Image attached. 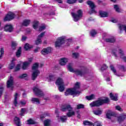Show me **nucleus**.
<instances>
[{"label": "nucleus", "instance_id": "63", "mask_svg": "<svg viewBox=\"0 0 126 126\" xmlns=\"http://www.w3.org/2000/svg\"><path fill=\"white\" fill-rule=\"evenodd\" d=\"M110 80H111V78H107L106 79V81H110Z\"/></svg>", "mask_w": 126, "mask_h": 126}, {"label": "nucleus", "instance_id": "41", "mask_svg": "<svg viewBox=\"0 0 126 126\" xmlns=\"http://www.w3.org/2000/svg\"><path fill=\"white\" fill-rule=\"evenodd\" d=\"M83 124L85 125V126H93V123L88 121H84Z\"/></svg>", "mask_w": 126, "mask_h": 126}, {"label": "nucleus", "instance_id": "36", "mask_svg": "<svg viewBox=\"0 0 126 126\" xmlns=\"http://www.w3.org/2000/svg\"><path fill=\"white\" fill-rule=\"evenodd\" d=\"M31 48H33V46L31 45L28 43H26L25 45V49L26 50V51L31 49Z\"/></svg>", "mask_w": 126, "mask_h": 126}, {"label": "nucleus", "instance_id": "56", "mask_svg": "<svg viewBox=\"0 0 126 126\" xmlns=\"http://www.w3.org/2000/svg\"><path fill=\"white\" fill-rule=\"evenodd\" d=\"M3 90V87H0V96H1V94H2V91Z\"/></svg>", "mask_w": 126, "mask_h": 126}, {"label": "nucleus", "instance_id": "61", "mask_svg": "<svg viewBox=\"0 0 126 126\" xmlns=\"http://www.w3.org/2000/svg\"><path fill=\"white\" fill-rule=\"evenodd\" d=\"M46 116H49V114H44V116H41V119H43V118H45V117H46Z\"/></svg>", "mask_w": 126, "mask_h": 126}, {"label": "nucleus", "instance_id": "27", "mask_svg": "<svg viewBox=\"0 0 126 126\" xmlns=\"http://www.w3.org/2000/svg\"><path fill=\"white\" fill-rule=\"evenodd\" d=\"M14 122L17 126H21V124H20V119H19L18 117H15Z\"/></svg>", "mask_w": 126, "mask_h": 126}, {"label": "nucleus", "instance_id": "40", "mask_svg": "<svg viewBox=\"0 0 126 126\" xmlns=\"http://www.w3.org/2000/svg\"><path fill=\"white\" fill-rule=\"evenodd\" d=\"M16 46H17V42L16 41L12 42L11 47L13 50H15Z\"/></svg>", "mask_w": 126, "mask_h": 126}, {"label": "nucleus", "instance_id": "43", "mask_svg": "<svg viewBox=\"0 0 126 126\" xmlns=\"http://www.w3.org/2000/svg\"><path fill=\"white\" fill-rule=\"evenodd\" d=\"M46 29V25L42 24L41 26L39 27L38 31H43Z\"/></svg>", "mask_w": 126, "mask_h": 126}, {"label": "nucleus", "instance_id": "55", "mask_svg": "<svg viewBox=\"0 0 126 126\" xmlns=\"http://www.w3.org/2000/svg\"><path fill=\"white\" fill-rule=\"evenodd\" d=\"M120 68L121 70H123V71H125L126 70V67H125L124 65L120 66Z\"/></svg>", "mask_w": 126, "mask_h": 126}, {"label": "nucleus", "instance_id": "24", "mask_svg": "<svg viewBox=\"0 0 126 126\" xmlns=\"http://www.w3.org/2000/svg\"><path fill=\"white\" fill-rule=\"evenodd\" d=\"M110 97L111 100L113 101H117L118 100V94H113V93H111L110 94Z\"/></svg>", "mask_w": 126, "mask_h": 126}, {"label": "nucleus", "instance_id": "10", "mask_svg": "<svg viewBox=\"0 0 126 126\" xmlns=\"http://www.w3.org/2000/svg\"><path fill=\"white\" fill-rule=\"evenodd\" d=\"M33 90L34 94H35L36 96H38V97H43V96H44V93L38 87H34Z\"/></svg>", "mask_w": 126, "mask_h": 126}, {"label": "nucleus", "instance_id": "19", "mask_svg": "<svg viewBox=\"0 0 126 126\" xmlns=\"http://www.w3.org/2000/svg\"><path fill=\"white\" fill-rule=\"evenodd\" d=\"M119 55L121 59H122L123 61H124L125 62H126V57L125 56V54L124 53V51H123V50L119 49Z\"/></svg>", "mask_w": 126, "mask_h": 126}, {"label": "nucleus", "instance_id": "6", "mask_svg": "<svg viewBox=\"0 0 126 126\" xmlns=\"http://www.w3.org/2000/svg\"><path fill=\"white\" fill-rule=\"evenodd\" d=\"M18 97H19V94L18 93H16L14 95V104L15 106V107H18V106H20L21 107H22L23 106H25L26 105V103H27V100H21L19 103L17 102V100H18Z\"/></svg>", "mask_w": 126, "mask_h": 126}, {"label": "nucleus", "instance_id": "31", "mask_svg": "<svg viewBox=\"0 0 126 126\" xmlns=\"http://www.w3.org/2000/svg\"><path fill=\"white\" fill-rule=\"evenodd\" d=\"M99 15L100 17H107L108 16V13L102 11H99Z\"/></svg>", "mask_w": 126, "mask_h": 126}, {"label": "nucleus", "instance_id": "4", "mask_svg": "<svg viewBox=\"0 0 126 126\" xmlns=\"http://www.w3.org/2000/svg\"><path fill=\"white\" fill-rule=\"evenodd\" d=\"M109 98L105 97L104 99L99 98L97 100L92 102L90 104L91 107H100L103 104L108 103Z\"/></svg>", "mask_w": 126, "mask_h": 126}, {"label": "nucleus", "instance_id": "25", "mask_svg": "<svg viewBox=\"0 0 126 126\" xmlns=\"http://www.w3.org/2000/svg\"><path fill=\"white\" fill-rule=\"evenodd\" d=\"M93 113L96 116H100V115L102 114V110H101L100 109L93 110Z\"/></svg>", "mask_w": 126, "mask_h": 126}, {"label": "nucleus", "instance_id": "29", "mask_svg": "<svg viewBox=\"0 0 126 126\" xmlns=\"http://www.w3.org/2000/svg\"><path fill=\"white\" fill-rule=\"evenodd\" d=\"M106 116L107 119H111V117L114 116V113H113V112H112V111L108 110L107 113H106Z\"/></svg>", "mask_w": 126, "mask_h": 126}, {"label": "nucleus", "instance_id": "35", "mask_svg": "<svg viewBox=\"0 0 126 126\" xmlns=\"http://www.w3.org/2000/svg\"><path fill=\"white\" fill-rule=\"evenodd\" d=\"M29 24H30V20H25L23 22L24 26H28Z\"/></svg>", "mask_w": 126, "mask_h": 126}, {"label": "nucleus", "instance_id": "54", "mask_svg": "<svg viewBox=\"0 0 126 126\" xmlns=\"http://www.w3.org/2000/svg\"><path fill=\"white\" fill-rule=\"evenodd\" d=\"M82 108H84V105L80 104L77 105V109H82Z\"/></svg>", "mask_w": 126, "mask_h": 126}, {"label": "nucleus", "instance_id": "3", "mask_svg": "<svg viewBox=\"0 0 126 126\" xmlns=\"http://www.w3.org/2000/svg\"><path fill=\"white\" fill-rule=\"evenodd\" d=\"M61 111H62V112H66L68 111V112L66 114L68 118H71L72 116L75 115V112L73 111V108H72L70 105L65 104L62 105Z\"/></svg>", "mask_w": 126, "mask_h": 126}, {"label": "nucleus", "instance_id": "20", "mask_svg": "<svg viewBox=\"0 0 126 126\" xmlns=\"http://www.w3.org/2000/svg\"><path fill=\"white\" fill-rule=\"evenodd\" d=\"M68 62L67 58H63L60 59V63L61 65H64Z\"/></svg>", "mask_w": 126, "mask_h": 126}, {"label": "nucleus", "instance_id": "26", "mask_svg": "<svg viewBox=\"0 0 126 126\" xmlns=\"http://www.w3.org/2000/svg\"><path fill=\"white\" fill-rule=\"evenodd\" d=\"M105 42H107L108 43H115V42H116V38L114 37L106 38L105 39Z\"/></svg>", "mask_w": 126, "mask_h": 126}, {"label": "nucleus", "instance_id": "53", "mask_svg": "<svg viewBox=\"0 0 126 126\" xmlns=\"http://www.w3.org/2000/svg\"><path fill=\"white\" fill-rule=\"evenodd\" d=\"M112 54L113 56H114V57H118V54H117V50H114L112 51Z\"/></svg>", "mask_w": 126, "mask_h": 126}, {"label": "nucleus", "instance_id": "28", "mask_svg": "<svg viewBox=\"0 0 126 126\" xmlns=\"http://www.w3.org/2000/svg\"><path fill=\"white\" fill-rule=\"evenodd\" d=\"M32 102L33 104H36V105H39V104H40V100L37 98H32Z\"/></svg>", "mask_w": 126, "mask_h": 126}, {"label": "nucleus", "instance_id": "7", "mask_svg": "<svg viewBox=\"0 0 126 126\" xmlns=\"http://www.w3.org/2000/svg\"><path fill=\"white\" fill-rule=\"evenodd\" d=\"M38 66L39 64L38 63H34L32 66L33 72L32 76V80H35L37 78V76H38L39 73H40V71L38 70Z\"/></svg>", "mask_w": 126, "mask_h": 126}, {"label": "nucleus", "instance_id": "13", "mask_svg": "<svg viewBox=\"0 0 126 126\" xmlns=\"http://www.w3.org/2000/svg\"><path fill=\"white\" fill-rule=\"evenodd\" d=\"M14 84V82L13 81V77L11 76L9 78L7 82V87L8 88H13V84Z\"/></svg>", "mask_w": 126, "mask_h": 126}, {"label": "nucleus", "instance_id": "5", "mask_svg": "<svg viewBox=\"0 0 126 126\" xmlns=\"http://www.w3.org/2000/svg\"><path fill=\"white\" fill-rule=\"evenodd\" d=\"M72 63H70L68 64L67 68L68 70L70 71V72H74V73H76V74H77V75H80L81 76H83V75H84L85 73H86V70L84 69L82 71H80L78 69H73L72 68Z\"/></svg>", "mask_w": 126, "mask_h": 126}, {"label": "nucleus", "instance_id": "58", "mask_svg": "<svg viewBox=\"0 0 126 126\" xmlns=\"http://www.w3.org/2000/svg\"><path fill=\"white\" fill-rule=\"evenodd\" d=\"M47 14V15H49V16L51 15H55V12H52L51 13H48Z\"/></svg>", "mask_w": 126, "mask_h": 126}, {"label": "nucleus", "instance_id": "2", "mask_svg": "<svg viewBox=\"0 0 126 126\" xmlns=\"http://www.w3.org/2000/svg\"><path fill=\"white\" fill-rule=\"evenodd\" d=\"M66 43L67 46H69V44L71 43V39H66V37L64 36L59 37L55 42V46L57 47H61L63 44Z\"/></svg>", "mask_w": 126, "mask_h": 126}, {"label": "nucleus", "instance_id": "60", "mask_svg": "<svg viewBox=\"0 0 126 126\" xmlns=\"http://www.w3.org/2000/svg\"><path fill=\"white\" fill-rule=\"evenodd\" d=\"M56 1H57V2H59V3H62L63 2L62 0H55Z\"/></svg>", "mask_w": 126, "mask_h": 126}, {"label": "nucleus", "instance_id": "52", "mask_svg": "<svg viewBox=\"0 0 126 126\" xmlns=\"http://www.w3.org/2000/svg\"><path fill=\"white\" fill-rule=\"evenodd\" d=\"M108 68V66L105 64H103L101 67V70H104V69H107Z\"/></svg>", "mask_w": 126, "mask_h": 126}, {"label": "nucleus", "instance_id": "12", "mask_svg": "<svg viewBox=\"0 0 126 126\" xmlns=\"http://www.w3.org/2000/svg\"><path fill=\"white\" fill-rule=\"evenodd\" d=\"M55 114L57 115V117L58 118V120L61 121L62 122V123H65V122H66V120H67V117L66 116H59V110L56 109L55 110Z\"/></svg>", "mask_w": 126, "mask_h": 126}, {"label": "nucleus", "instance_id": "15", "mask_svg": "<svg viewBox=\"0 0 126 126\" xmlns=\"http://www.w3.org/2000/svg\"><path fill=\"white\" fill-rule=\"evenodd\" d=\"M45 32H41L40 35H39L37 37L36 40L35 41L36 45H40V44L42 43V38L44 37Z\"/></svg>", "mask_w": 126, "mask_h": 126}, {"label": "nucleus", "instance_id": "38", "mask_svg": "<svg viewBox=\"0 0 126 126\" xmlns=\"http://www.w3.org/2000/svg\"><path fill=\"white\" fill-rule=\"evenodd\" d=\"M27 123L28 125H35V124H36V122H35V121L32 120V119L28 120Z\"/></svg>", "mask_w": 126, "mask_h": 126}, {"label": "nucleus", "instance_id": "30", "mask_svg": "<svg viewBox=\"0 0 126 126\" xmlns=\"http://www.w3.org/2000/svg\"><path fill=\"white\" fill-rule=\"evenodd\" d=\"M39 26V22L38 21L35 20L33 21V28L35 29V30H37L38 29V27Z\"/></svg>", "mask_w": 126, "mask_h": 126}, {"label": "nucleus", "instance_id": "45", "mask_svg": "<svg viewBox=\"0 0 126 126\" xmlns=\"http://www.w3.org/2000/svg\"><path fill=\"white\" fill-rule=\"evenodd\" d=\"M27 112V109L26 108H22L21 110V116H24V114Z\"/></svg>", "mask_w": 126, "mask_h": 126}, {"label": "nucleus", "instance_id": "11", "mask_svg": "<svg viewBox=\"0 0 126 126\" xmlns=\"http://www.w3.org/2000/svg\"><path fill=\"white\" fill-rule=\"evenodd\" d=\"M32 61H33V59H32V58H29L28 61H25L23 62L22 63V69L24 70L27 69L30 63H32Z\"/></svg>", "mask_w": 126, "mask_h": 126}, {"label": "nucleus", "instance_id": "16", "mask_svg": "<svg viewBox=\"0 0 126 126\" xmlns=\"http://www.w3.org/2000/svg\"><path fill=\"white\" fill-rule=\"evenodd\" d=\"M87 3L90 6V7H91V12H90V14H91L92 13H95L96 11L94 9L95 7V5H94V3H93V2H92L91 0H90L87 2Z\"/></svg>", "mask_w": 126, "mask_h": 126}, {"label": "nucleus", "instance_id": "1", "mask_svg": "<svg viewBox=\"0 0 126 126\" xmlns=\"http://www.w3.org/2000/svg\"><path fill=\"white\" fill-rule=\"evenodd\" d=\"M80 83L77 82L75 84L74 88L73 89H68L65 92V96H68V95H75V96H78L80 94V92L76 91L77 88H79Z\"/></svg>", "mask_w": 126, "mask_h": 126}, {"label": "nucleus", "instance_id": "44", "mask_svg": "<svg viewBox=\"0 0 126 126\" xmlns=\"http://www.w3.org/2000/svg\"><path fill=\"white\" fill-rule=\"evenodd\" d=\"M93 126H102V123L99 121H95L93 125Z\"/></svg>", "mask_w": 126, "mask_h": 126}, {"label": "nucleus", "instance_id": "8", "mask_svg": "<svg viewBox=\"0 0 126 126\" xmlns=\"http://www.w3.org/2000/svg\"><path fill=\"white\" fill-rule=\"evenodd\" d=\"M56 84L59 86V90L60 92H63L64 90V83L63 78H58L56 81Z\"/></svg>", "mask_w": 126, "mask_h": 126}, {"label": "nucleus", "instance_id": "46", "mask_svg": "<svg viewBox=\"0 0 126 126\" xmlns=\"http://www.w3.org/2000/svg\"><path fill=\"white\" fill-rule=\"evenodd\" d=\"M72 58H73L74 59H77V58L79 57V54L77 53H72Z\"/></svg>", "mask_w": 126, "mask_h": 126}, {"label": "nucleus", "instance_id": "21", "mask_svg": "<svg viewBox=\"0 0 126 126\" xmlns=\"http://www.w3.org/2000/svg\"><path fill=\"white\" fill-rule=\"evenodd\" d=\"M14 66H15V59H13L11 63L9 64L8 68L9 69H13Z\"/></svg>", "mask_w": 126, "mask_h": 126}, {"label": "nucleus", "instance_id": "23", "mask_svg": "<svg viewBox=\"0 0 126 126\" xmlns=\"http://www.w3.org/2000/svg\"><path fill=\"white\" fill-rule=\"evenodd\" d=\"M126 119V114L123 113L118 117V120L119 123H121V122H123V121H125Z\"/></svg>", "mask_w": 126, "mask_h": 126}, {"label": "nucleus", "instance_id": "64", "mask_svg": "<svg viewBox=\"0 0 126 126\" xmlns=\"http://www.w3.org/2000/svg\"><path fill=\"white\" fill-rule=\"evenodd\" d=\"M0 126H3V124L0 123Z\"/></svg>", "mask_w": 126, "mask_h": 126}, {"label": "nucleus", "instance_id": "34", "mask_svg": "<svg viewBox=\"0 0 126 126\" xmlns=\"http://www.w3.org/2000/svg\"><path fill=\"white\" fill-rule=\"evenodd\" d=\"M86 99H87V100H88L89 101L90 100H93V99H95V95L91 94L89 96H86Z\"/></svg>", "mask_w": 126, "mask_h": 126}, {"label": "nucleus", "instance_id": "14", "mask_svg": "<svg viewBox=\"0 0 126 126\" xmlns=\"http://www.w3.org/2000/svg\"><path fill=\"white\" fill-rule=\"evenodd\" d=\"M15 17V15L14 13L12 12L8 13L6 16L5 17L4 20V21H9V20H11V19H13Z\"/></svg>", "mask_w": 126, "mask_h": 126}, {"label": "nucleus", "instance_id": "33", "mask_svg": "<svg viewBox=\"0 0 126 126\" xmlns=\"http://www.w3.org/2000/svg\"><path fill=\"white\" fill-rule=\"evenodd\" d=\"M110 68H111L112 71H113V72H114V73L115 75H117V76H119V75L117 74V70L115 68V67H114L113 65H112V64L110 65Z\"/></svg>", "mask_w": 126, "mask_h": 126}, {"label": "nucleus", "instance_id": "22", "mask_svg": "<svg viewBox=\"0 0 126 126\" xmlns=\"http://www.w3.org/2000/svg\"><path fill=\"white\" fill-rule=\"evenodd\" d=\"M47 79L49 80V81H55L56 80V78H57V76L54 74H50L48 77H47Z\"/></svg>", "mask_w": 126, "mask_h": 126}, {"label": "nucleus", "instance_id": "50", "mask_svg": "<svg viewBox=\"0 0 126 126\" xmlns=\"http://www.w3.org/2000/svg\"><path fill=\"white\" fill-rule=\"evenodd\" d=\"M4 53V51H3V48H1L0 50V59H1L2 57V56H3V54Z\"/></svg>", "mask_w": 126, "mask_h": 126}, {"label": "nucleus", "instance_id": "37", "mask_svg": "<svg viewBox=\"0 0 126 126\" xmlns=\"http://www.w3.org/2000/svg\"><path fill=\"white\" fill-rule=\"evenodd\" d=\"M44 124L45 126H51V120L47 119L46 120L44 121Z\"/></svg>", "mask_w": 126, "mask_h": 126}, {"label": "nucleus", "instance_id": "39", "mask_svg": "<svg viewBox=\"0 0 126 126\" xmlns=\"http://www.w3.org/2000/svg\"><path fill=\"white\" fill-rule=\"evenodd\" d=\"M96 34H97V32L96 31L94 30L91 31L90 34L91 37H95Z\"/></svg>", "mask_w": 126, "mask_h": 126}, {"label": "nucleus", "instance_id": "17", "mask_svg": "<svg viewBox=\"0 0 126 126\" xmlns=\"http://www.w3.org/2000/svg\"><path fill=\"white\" fill-rule=\"evenodd\" d=\"M4 30L6 32H12L13 31V27L11 25H6L4 27Z\"/></svg>", "mask_w": 126, "mask_h": 126}, {"label": "nucleus", "instance_id": "47", "mask_svg": "<svg viewBox=\"0 0 126 126\" xmlns=\"http://www.w3.org/2000/svg\"><path fill=\"white\" fill-rule=\"evenodd\" d=\"M20 64H18L15 68V71H18L20 69Z\"/></svg>", "mask_w": 126, "mask_h": 126}, {"label": "nucleus", "instance_id": "48", "mask_svg": "<svg viewBox=\"0 0 126 126\" xmlns=\"http://www.w3.org/2000/svg\"><path fill=\"white\" fill-rule=\"evenodd\" d=\"M76 2V0H68L67 3L69 4H72V3H75Z\"/></svg>", "mask_w": 126, "mask_h": 126}, {"label": "nucleus", "instance_id": "18", "mask_svg": "<svg viewBox=\"0 0 126 126\" xmlns=\"http://www.w3.org/2000/svg\"><path fill=\"white\" fill-rule=\"evenodd\" d=\"M52 52V48L51 47H48L47 48H44L41 51V54L42 55H48L49 53H51Z\"/></svg>", "mask_w": 126, "mask_h": 126}, {"label": "nucleus", "instance_id": "9", "mask_svg": "<svg viewBox=\"0 0 126 126\" xmlns=\"http://www.w3.org/2000/svg\"><path fill=\"white\" fill-rule=\"evenodd\" d=\"M71 15L73 18L74 21L77 22V21H78V20L81 19L83 15V12L81 10H78L76 14L74 13H71Z\"/></svg>", "mask_w": 126, "mask_h": 126}, {"label": "nucleus", "instance_id": "57", "mask_svg": "<svg viewBox=\"0 0 126 126\" xmlns=\"http://www.w3.org/2000/svg\"><path fill=\"white\" fill-rule=\"evenodd\" d=\"M111 22H113V23H116L117 22L118 20H117V19H116L113 18L111 20Z\"/></svg>", "mask_w": 126, "mask_h": 126}, {"label": "nucleus", "instance_id": "49", "mask_svg": "<svg viewBox=\"0 0 126 126\" xmlns=\"http://www.w3.org/2000/svg\"><path fill=\"white\" fill-rule=\"evenodd\" d=\"M116 110H117L118 111H119V112H123V109L119 105H117L115 107Z\"/></svg>", "mask_w": 126, "mask_h": 126}, {"label": "nucleus", "instance_id": "62", "mask_svg": "<svg viewBox=\"0 0 126 126\" xmlns=\"http://www.w3.org/2000/svg\"><path fill=\"white\" fill-rule=\"evenodd\" d=\"M22 41H25L26 40V36H22Z\"/></svg>", "mask_w": 126, "mask_h": 126}, {"label": "nucleus", "instance_id": "32", "mask_svg": "<svg viewBox=\"0 0 126 126\" xmlns=\"http://www.w3.org/2000/svg\"><path fill=\"white\" fill-rule=\"evenodd\" d=\"M114 8L117 12H122V10L120 8V6L118 5H114Z\"/></svg>", "mask_w": 126, "mask_h": 126}, {"label": "nucleus", "instance_id": "51", "mask_svg": "<svg viewBox=\"0 0 126 126\" xmlns=\"http://www.w3.org/2000/svg\"><path fill=\"white\" fill-rule=\"evenodd\" d=\"M25 77H27V74H23L19 77V78L21 79L25 78Z\"/></svg>", "mask_w": 126, "mask_h": 126}, {"label": "nucleus", "instance_id": "59", "mask_svg": "<svg viewBox=\"0 0 126 126\" xmlns=\"http://www.w3.org/2000/svg\"><path fill=\"white\" fill-rule=\"evenodd\" d=\"M40 50V47H37L35 50H34V53H38V51H39Z\"/></svg>", "mask_w": 126, "mask_h": 126}, {"label": "nucleus", "instance_id": "42", "mask_svg": "<svg viewBox=\"0 0 126 126\" xmlns=\"http://www.w3.org/2000/svg\"><path fill=\"white\" fill-rule=\"evenodd\" d=\"M21 55V47H19L18 51L16 52V56L18 58H19Z\"/></svg>", "mask_w": 126, "mask_h": 126}]
</instances>
